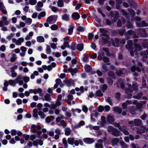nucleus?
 Masks as SVG:
<instances>
[{
    "mask_svg": "<svg viewBox=\"0 0 148 148\" xmlns=\"http://www.w3.org/2000/svg\"><path fill=\"white\" fill-rule=\"evenodd\" d=\"M138 84L136 82H134L132 83V86L131 84H129L128 85V88H127L125 90V92L127 94L126 96V97L128 99H130L132 97V95L130 92H133V90L137 91L138 90Z\"/></svg>",
    "mask_w": 148,
    "mask_h": 148,
    "instance_id": "obj_1",
    "label": "nucleus"
},
{
    "mask_svg": "<svg viewBox=\"0 0 148 148\" xmlns=\"http://www.w3.org/2000/svg\"><path fill=\"white\" fill-rule=\"evenodd\" d=\"M108 131L109 132H111L112 135L116 137L119 136L121 133L117 128L112 126H109L108 127Z\"/></svg>",
    "mask_w": 148,
    "mask_h": 148,
    "instance_id": "obj_2",
    "label": "nucleus"
},
{
    "mask_svg": "<svg viewBox=\"0 0 148 148\" xmlns=\"http://www.w3.org/2000/svg\"><path fill=\"white\" fill-rule=\"evenodd\" d=\"M114 126L115 127H118L119 130L120 131L123 132L125 135H127L129 134L128 132L126 130V127L125 126H120L119 123L116 122L114 123Z\"/></svg>",
    "mask_w": 148,
    "mask_h": 148,
    "instance_id": "obj_3",
    "label": "nucleus"
},
{
    "mask_svg": "<svg viewBox=\"0 0 148 148\" xmlns=\"http://www.w3.org/2000/svg\"><path fill=\"white\" fill-rule=\"evenodd\" d=\"M134 46L135 47V49L134 50V52L136 54L138 51H140L142 49L141 46L138 43H136L134 44Z\"/></svg>",
    "mask_w": 148,
    "mask_h": 148,
    "instance_id": "obj_4",
    "label": "nucleus"
},
{
    "mask_svg": "<svg viewBox=\"0 0 148 148\" xmlns=\"http://www.w3.org/2000/svg\"><path fill=\"white\" fill-rule=\"evenodd\" d=\"M140 55L142 56V60L144 62H145L146 60L148 58V56L146 53L145 51L141 52L140 53Z\"/></svg>",
    "mask_w": 148,
    "mask_h": 148,
    "instance_id": "obj_5",
    "label": "nucleus"
},
{
    "mask_svg": "<svg viewBox=\"0 0 148 148\" xmlns=\"http://www.w3.org/2000/svg\"><path fill=\"white\" fill-rule=\"evenodd\" d=\"M99 31L100 32L102 33V36L107 38L108 37L109 35L107 33L108 32V31L107 30H106L103 28H101L99 29Z\"/></svg>",
    "mask_w": 148,
    "mask_h": 148,
    "instance_id": "obj_6",
    "label": "nucleus"
},
{
    "mask_svg": "<svg viewBox=\"0 0 148 148\" xmlns=\"http://www.w3.org/2000/svg\"><path fill=\"white\" fill-rule=\"evenodd\" d=\"M112 44L113 46L115 47H118L120 44V40L119 39L117 38H115L114 40L112 41Z\"/></svg>",
    "mask_w": 148,
    "mask_h": 148,
    "instance_id": "obj_7",
    "label": "nucleus"
},
{
    "mask_svg": "<svg viewBox=\"0 0 148 148\" xmlns=\"http://www.w3.org/2000/svg\"><path fill=\"white\" fill-rule=\"evenodd\" d=\"M83 141L85 143L88 144H91L95 142V140L93 138H85L83 140Z\"/></svg>",
    "mask_w": 148,
    "mask_h": 148,
    "instance_id": "obj_8",
    "label": "nucleus"
},
{
    "mask_svg": "<svg viewBox=\"0 0 148 148\" xmlns=\"http://www.w3.org/2000/svg\"><path fill=\"white\" fill-rule=\"evenodd\" d=\"M142 121L140 119H134V125L136 126H139L142 125Z\"/></svg>",
    "mask_w": 148,
    "mask_h": 148,
    "instance_id": "obj_9",
    "label": "nucleus"
},
{
    "mask_svg": "<svg viewBox=\"0 0 148 148\" xmlns=\"http://www.w3.org/2000/svg\"><path fill=\"white\" fill-rule=\"evenodd\" d=\"M80 16L79 14L77 12L73 13L71 16L72 18L74 20L78 19L79 18Z\"/></svg>",
    "mask_w": 148,
    "mask_h": 148,
    "instance_id": "obj_10",
    "label": "nucleus"
},
{
    "mask_svg": "<svg viewBox=\"0 0 148 148\" xmlns=\"http://www.w3.org/2000/svg\"><path fill=\"white\" fill-rule=\"evenodd\" d=\"M132 47V43L131 40L127 41V43L125 46L126 48L128 50L131 49Z\"/></svg>",
    "mask_w": 148,
    "mask_h": 148,
    "instance_id": "obj_11",
    "label": "nucleus"
},
{
    "mask_svg": "<svg viewBox=\"0 0 148 148\" xmlns=\"http://www.w3.org/2000/svg\"><path fill=\"white\" fill-rule=\"evenodd\" d=\"M31 132L33 133H36L37 132V125L32 124L31 127Z\"/></svg>",
    "mask_w": 148,
    "mask_h": 148,
    "instance_id": "obj_12",
    "label": "nucleus"
},
{
    "mask_svg": "<svg viewBox=\"0 0 148 148\" xmlns=\"http://www.w3.org/2000/svg\"><path fill=\"white\" fill-rule=\"evenodd\" d=\"M68 71L69 72L71 73L72 76H73L75 73H76L78 71L77 69L75 68L74 69H73L71 67L68 69Z\"/></svg>",
    "mask_w": 148,
    "mask_h": 148,
    "instance_id": "obj_13",
    "label": "nucleus"
},
{
    "mask_svg": "<svg viewBox=\"0 0 148 148\" xmlns=\"http://www.w3.org/2000/svg\"><path fill=\"white\" fill-rule=\"evenodd\" d=\"M73 81L72 79H70L68 80H64L63 82L68 86L71 85L73 83Z\"/></svg>",
    "mask_w": 148,
    "mask_h": 148,
    "instance_id": "obj_14",
    "label": "nucleus"
},
{
    "mask_svg": "<svg viewBox=\"0 0 148 148\" xmlns=\"http://www.w3.org/2000/svg\"><path fill=\"white\" fill-rule=\"evenodd\" d=\"M44 99L46 101H50L51 100V95L49 93H46L44 96Z\"/></svg>",
    "mask_w": 148,
    "mask_h": 148,
    "instance_id": "obj_15",
    "label": "nucleus"
},
{
    "mask_svg": "<svg viewBox=\"0 0 148 148\" xmlns=\"http://www.w3.org/2000/svg\"><path fill=\"white\" fill-rule=\"evenodd\" d=\"M127 1L130 5V7L136 6V4L134 0H127Z\"/></svg>",
    "mask_w": 148,
    "mask_h": 148,
    "instance_id": "obj_16",
    "label": "nucleus"
},
{
    "mask_svg": "<svg viewBox=\"0 0 148 148\" xmlns=\"http://www.w3.org/2000/svg\"><path fill=\"white\" fill-rule=\"evenodd\" d=\"M142 86L143 88H145L147 89L148 85L147 86L146 84V81L144 78L143 77L142 79Z\"/></svg>",
    "mask_w": 148,
    "mask_h": 148,
    "instance_id": "obj_17",
    "label": "nucleus"
},
{
    "mask_svg": "<svg viewBox=\"0 0 148 148\" xmlns=\"http://www.w3.org/2000/svg\"><path fill=\"white\" fill-rule=\"evenodd\" d=\"M136 109L134 107H130L129 108L130 112L132 115L136 114Z\"/></svg>",
    "mask_w": 148,
    "mask_h": 148,
    "instance_id": "obj_18",
    "label": "nucleus"
},
{
    "mask_svg": "<svg viewBox=\"0 0 148 148\" xmlns=\"http://www.w3.org/2000/svg\"><path fill=\"white\" fill-rule=\"evenodd\" d=\"M113 110L116 112H118L119 114H121L122 112L121 109L118 107L113 108Z\"/></svg>",
    "mask_w": 148,
    "mask_h": 148,
    "instance_id": "obj_19",
    "label": "nucleus"
},
{
    "mask_svg": "<svg viewBox=\"0 0 148 148\" xmlns=\"http://www.w3.org/2000/svg\"><path fill=\"white\" fill-rule=\"evenodd\" d=\"M119 140L117 138H113L111 141L112 145H115L119 142Z\"/></svg>",
    "mask_w": 148,
    "mask_h": 148,
    "instance_id": "obj_20",
    "label": "nucleus"
},
{
    "mask_svg": "<svg viewBox=\"0 0 148 148\" xmlns=\"http://www.w3.org/2000/svg\"><path fill=\"white\" fill-rule=\"evenodd\" d=\"M125 32V27H123L119 30L118 33L120 35L122 36L124 34Z\"/></svg>",
    "mask_w": 148,
    "mask_h": 148,
    "instance_id": "obj_21",
    "label": "nucleus"
},
{
    "mask_svg": "<svg viewBox=\"0 0 148 148\" xmlns=\"http://www.w3.org/2000/svg\"><path fill=\"white\" fill-rule=\"evenodd\" d=\"M143 95V93L141 92L138 93L136 95H134L133 96V97L134 99H139L141 98Z\"/></svg>",
    "mask_w": 148,
    "mask_h": 148,
    "instance_id": "obj_22",
    "label": "nucleus"
},
{
    "mask_svg": "<svg viewBox=\"0 0 148 148\" xmlns=\"http://www.w3.org/2000/svg\"><path fill=\"white\" fill-rule=\"evenodd\" d=\"M84 68L86 71L88 73L90 72L92 70V67L88 65H86Z\"/></svg>",
    "mask_w": 148,
    "mask_h": 148,
    "instance_id": "obj_23",
    "label": "nucleus"
},
{
    "mask_svg": "<svg viewBox=\"0 0 148 148\" xmlns=\"http://www.w3.org/2000/svg\"><path fill=\"white\" fill-rule=\"evenodd\" d=\"M62 19L63 20L66 21H68L69 20V18L68 15L66 14H65L62 16Z\"/></svg>",
    "mask_w": 148,
    "mask_h": 148,
    "instance_id": "obj_24",
    "label": "nucleus"
},
{
    "mask_svg": "<svg viewBox=\"0 0 148 148\" xmlns=\"http://www.w3.org/2000/svg\"><path fill=\"white\" fill-rule=\"evenodd\" d=\"M74 28L73 25H71L69 26L68 29V34L69 35H71L72 34Z\"/></svg>",
    "mask_w": 148,
    "mask_h": 148,
    "instance_id": "obj_25",
    "label": "nucleus"
},
{
    "mask_svg": "<svg viewBox=\"0 0 148 148\" xmlns=\"http://www.w3.org/2000/svg\"><path fill=\"white\" fill-rule=\"evenodd\" d=\"M108 121L110 123H112L114 121L113 117L111 116H108L107 118Z\"/></svg>",
    "mask_w": 148,
    "mask_h": 148,
    "instance_id": "obj_26",
    "label": "nucleus"
},
{
    "mask_svg": "<svg viewBox=\"0 0 148 148\" xmlns=\"http://www.w3.org/2000/svg\"><path fill=\"white\" fill-rule=\"evenodd\" d=\"M58 6L60 7H62L64 5V3L62 0H58L57 2Z\"/></svg>",
    "mask_w": 148,
    "mask_h": 148,
    "instance_id": "obj_27",
    "label": "nucleus"
},
{
    "mask_svg": "<svg viewBox=\"0 0 148 148\" xmlns=\"http://www.w3.org/2000/svg\"><path fill=\"white\" fill-rule=\"evenodd\" d=\"M46 15L45 12L44 11L41 12L38 16V18L40 19L41 17H43L45 16Z\"/></svg>",
    "mask_w": 148,
    "mask_h": 148,
    "instance_id": "obj_28",
    "label": "nucleus"
},
{
    "mask_svg": "<svg viewBox=\"0 0 148 148\" xmlns=\"http://www.w3.org/2000/svg\"><path fill=\"white\" fill-rule=\"evenodd\" d=\"M83 44H79L77 46V48L78 50L81 51L83 49Z\"/></svg>",
    "mask_w": 148,
    "mask_h": 148,
    "instance_id": "obj_29",
    "label": "nucleus"
},
{
    "mask_svg": "<svg viewBox=\"0 0 148 148\" xmlns=\"http://www.w3.org/2000/svg\"><path fill=\"white\" fill-rule=\"evenodd\" d=\"M119 144L121 146L122 148H127L128 146L126 145L124 141H121L119 142Z\"/></svg>",
    "mask_w": 148,
    "mask_h": 148,
    "instance_id": "obj_30",
    "label": "nucleus"
},
{
    "mask_svg": "<svg viewBox=\"0 0 148 148\" xmlns=\"http://www.w3.org/2000/svg\"><path fill=\"white\" fill-rule=\"evenodd\" d=\"M17 58V57L16 56V54L15 53H13L12 55V57L10 58V61L12 62H14Z\"/></svg>",
    "mask_w": 148,
    "mask_h": 148,
    "instance_id": "obj_31",
    "label": "nucleus"
},
{
    "mask_svg": "<svg viewBox=\"0 0 148 148\" xmlns=\"http://www.w3.org/2000/svg\"><path fill=\"white\" fill-rule=\"evenodd\" d=\"M65 134L66 135L69 136L70 134L71 130L69 128H66L65 130Z\"/></svg>",
    "mask_w": 148,
    "mask_h": 148,
    "instance_id": "obj_32",
    "label": "nucleus"
},
{
    "mask_svg": "<svg viewBox=\"0 0 148 148\" xmlns=\"http://www.w3.org/2000/svg\"><path fill=\"white\" fill-rule=\"evenodd\" d=\"M33 116L35 118H37V108L34 109L33 111Z\"/></svg>",
    "mask_w": 148,
    "mask_h": 148,
    "instance_id": "obj_33",
    "label": "nucleus"
},
{
    "mask_svg": "<svg viewBox=\"0 0 148 148\" xmlns=\"http://www.w3.org/2000/svg\"><path fill=\"white\" fill-rule=\"evenodd\" d=\"M119 14L117 12L115 13L114 15L113 16V20L114 22H116L119 17Z\"/></svg>",
    "mask_w": 148,
    "mask_h": 148,
    "instance_id": "obj_34",
    "label": "nucleus"
},
{
    "mask_svg": "<svg viewBox=\"0 0 148 148\" xmlns=\"http://www.w3.org/2000/svg\"><path fill=\"white\" fill-rule=\"evenodd\" d=\"M23 80L24 81L25 83H27L29 80V77L27 76L22 77Z\"/></svg>",
    "mask_w": 148,
    "mask_h": 148,
    "instance_id": "obj_35",
    "label": "nucleus"
},
{
    "mask_svg": "<svg viewBox=\"0 0 148 148\" xmlns=\"http://www.w3.org/2000/svg\"><path fill=\"white\" fill-rule=\"evenodd\" d=\"M74 139L73 138H69L68 139V142L69 144L73 145L74 144Z\"/></svg>",
    "mask_w": 148,
    "mask_h": 148,
    "instance_id": "obj_36",
    "label": "nucleus"
},
{
    "mask_svg": "<svg viewBox=\"0 0 148 148\" xmlns=\"http://www.w3.org/2000/svg\"><path fill=\"white\" fill-rule=\"evenodd\" d=\"M108 75L112 77L113 79L115 78V76L114 73L112 71H109L108 74Z\"/></svg>",
    "mask_w": 148,
    "mask_h": 148,
    "instance_id": "obj_37",
    "label": "nucleus"
},
{
    "mask_svg": "<svg viewBox=\"0 0 148 148\" xmlns=\"http://www.w3.org/2000/svg\"><path fill=\"white\" fill-rule=\"evenodd\" d=\"M38 113L39 115L40 116L41 119H44L45 117V115L41 111H39Z\"/></svg>",
    "mask_w": 148,
    "mask_h": 148,
    "instance_id": "obj_38",
    "label": "nucleus"
},
{
    "mask_svg": "<svg viewBox=\"0 0 148 148\" xmlns=\"http://www.w3.org/2000/svg\"><path fill=\"white\" fill-rule=\"evenodd\" d=\"M44 41V38L42 36H39L38 37V42H43Z\"/></svg>",
    "mask_w": 148,
    "mask_h": 148,
    "instance_id": "obj_39",
    "label": "nucleus"
},
{
    "mask_svg": "<svg viewBox=\"0 0 148 148\" xmlns=\"http://www.w3.org/2000/svg\"><path fill=\"white\" fill-rule=\"evenodd\" d=\"M62 143L64 145V147L65 148H67L68 147L67 142L66 139L65 138H64L62 139Z\"/></svg>",
    "mask_w": 148,
    "mask_h": 148,
    "instance_id": "obj_40",
    "label": "nucleus"
},
{
    "mask_svg": "<svg viewBox=\"0 0 148 148\" xmlns=\"http://www.w3.org/2000/svg\"><path fill=\"white\" fill-rule=\"evenodd\" d=\"M102 69L104 70L105 72H107L108 71L109 69L106 66V65L104 63L102 64Z\"/></svg>",
    "mask_w": 148,
    "mask_h": 148,
    "instance_id": "obj_41",
    "label": "nucleus"
},
{
    "mask_svg": "<svg viewBox=\"0 0 148 148\" xmlns=\"http://www.w3.org/2000/svg\"><path fill=\"white\" fill-rule=\"evenodd\" d=\"M108 83L110 85H112L113 83V80L110 78H107V79Z\"/></svg>",
    "mask_w": 148,
    "mask_h": 148,
    "instance_id": "obj_42",
    "label": "nucleus"
},
{
    "mask_svg": "<svg viewBox=\"0 0 148 148\" xmlns=\"http://www.w3.org/2000/svg\"><path fill=\"white\" fill-rule=\"evenodd\" d=\"M54 18L53 16H51L49 17L47 19V22L49 23H51L52 21H53Z\"/></svg>",
    "mask_w": 148,
    "mask_h": 148,
    "instance_id": "obj_43",
    "label": "nucleus"
},
{
    "mask_svg": "<svg viewBox=\"0 0 148 148\" xmlns=\"http://www.w3.org/2000/svg\"><path fill=\"white\" fill-rule=\"evenodd\" d=\"M126 26L128 28H132L133 27L132 23L130 22H128L127 23Z\"/></svg>",
    "mask_w": 148,
    "mask_h": 148,
    "instance_id": "obj_44",
    "label": "nucleus"
},
{
    "mask_svg": "<svg viewBox=\"0 0 148 148\" xmlns=\"http://www.w3.org/2000/svg\"><path fill=\"white\" fill-rule=\"evenodd\" d=\"M25 22L28 25H30L32 22V19L30 18H27L25 21Z\"/></svg>",
    "mask_w": 148,
    "mask_h": 148,
    "instance_id": "obj_45",
    "label": "nucleus"
},
{
    "mask_svg": "<svg viewBox=\"0 0 148 148\" xmlns=\"http://www.w3.org/2000/svg\"><path fill=\"white\" fill-rule=\"evenodd\" d=\"M128 10L129 12H130V14H131L132 16H134L135 15V13L133 10L131 9H128Z\"/></svg>",
    "mask_w": 148,
    "mask_h": 148,
    "instance_id": "obj_46",
    "label": "nucleus"
},
{
    "mask_svg": "<svg viewBox=\"0 0 148 148\" xmlns=\"http://www.w3.org/2000/svg\"><path fill=\"white\" fill-rule=\"evenodd\" d=\"M29 91L30 93H34V94H37V89L35 88L34 90L30 89L29 90Z\"/></svg>",
    "mask_w": 148,
    "mask_h": 148,
    "instance_id": "obj_47",
    "label": "nucleus"
},
{
    "mask_svg": "<svg viewBox=\"0 0 148 148\" xmlns=\"http://www.w3.org/2000/svg\"><path fill=\"white\" fill-rule=\"evenodd\" d=\"M142 45L144 48L148 49V43L147 42H142Z\"/></svg>",
    "mask_w": 148,
    "mask_h": 148,
    "instance_id": "obj_48",
    "label": "nucleus"
},
{
    "mask_svg": "<svg viewBox=\"0 0 148 148\" xmlns=\"http://www.w3.org/2000/svg\"><path fill=\"white\" fill-rule=\"evenodd\" d=\"M51 5L49 6V7L51 8L52 10L54 12H56L58 10V8L55 6H53L51 8Z\"/></svg>",
    "mask_w": 148,
    "mask_h": 148,
    "instance_id": "obj_49",
    "label": "nucleus"
},
{
    "mask_svg": "<svg viewBox=\"0 0 148 148\" xmlns=\"http://www.w3.org/2000/svg\"><path fill=\"white\" fill-rule=\"evenodd\" d=\"M96 94L98 96L102 97L103 96V94L101 92V91L99 90L97 91Z\"/></svg>",
    "mask_w": 148,
    "mask_h": 148,
    "instance_id": "obj_50",
    "label": "nucleus"
},
{
    "mask_svg": "<svg viewBox=\"0 0 148 148\" xmlns=\"http://www.w3.org/2000/svg\"><path fill=\"white\" fill-rule=\"evenodd\" d=\"M15 81L14 80H13L12 79L9 80L8 81L9 84L10 85H12L13 86H14L15 85L16 83V82H14Z\"/></svg>",
    "mask_w": 148,
    "mask_h": 148,
    "instance_id": "obj_51",
    "label": "nucleus"
},
{
    "mask_svg": "<svg viewBox=\"0 0 148 148\" xmlns=\"http://www.w3.org/2000/svg\"><path fill=\"white\" fill-rule=\"evenodd\" d=\"M107 88L108 86L106 84H103L102 87L101 88V90L102 92H104L105 90L107 89Z\"/></svg>",
    "mask_w": 148,
    "mask_h": 148,
    "instance_id": "obj_52",
    "label": "nucleus"
},
{
    "mask_svg": "<svg viewBox=\"0 0 148 148\" xmlns=\"http://www.w3.org/2000/svg\"><path fill=\"white\" fill-rule=\"evenodd\" d=\"M33 73L30 76V78L32 79L34 78L35 75L37 76V71H34Z\"/></svg>",
    "mask_w": 148,
    "mask_h": 148,
    "instance_id": "obj_53",
    "label": "nucleus"
},
{
    "mask_svg": "<svg viewBox=\"0 0 148 148\" xmlns=\"http://www.w3.org/2000/svg\"><path fill=\"white\" fill-rule=\"evenodd\" d=\"M70 47L72 50H74L76 49L75 45L73 42L71 43Z\"/></svg>",
    "mask_w": 148,
    "mask_h": 148,
    "instance_id": "obj_54",
    "label": "nucleus"
},
{
    "mask_svg": "<svg viewBox=\"0 0 148 148\" xmlns=\"http://www.w3.org/2000/svg\"><path fill=\"white\" fill-rule=\"evenodd\" d=\"M106 101L108 103L111 105H113L112 102L111 100V98L110 97H108L106 100Z\"/></svg>",
    "mask_w": 148,
    "mask_h": 148,
    "instance_id": "obj_55",
    "label": "nucleus"
},
{
    "mask_svg": "<svg viewBox=\"0 0 148 148\" xmlns=\"http://www.w3.org/2000/svg\"><path fill=\"white\" fill-rule=\"evenodd\" d=\"M84 57L83 59V61L85 62H87L88 61V56H87L86 54H84Z\"/></svg>",
    "mask_w": 148,
    "mask_h": 148,
    "instance_id": "obj_56",
    "label": "nucleus"
},
{
    "mask_svg": "<svg viewBox=\"0 0 148 148\" xmlns=\"http://www.w3.org/2000/svg\"><path fill=\"white\" fill-rule=\"evenodd\" d=\"M109 38V37L108 36V38L107 37H102V39L104 43H107L108 42V39Z\"/></svg>",
    "mask_w": 148,
    "mask_h": 148,
    "instance_id": "obj_57",
    "label": "nucleus"
},
{
    "mask_svg": "<svg viewBox=\"0 0 148 148\" xmlns=\"http://www.w3.org/2000/svg\"><path fill=\"white\" fill-rule=\"evenodd\" d=\"M58 28V26L56 25H53L51 26V28L52 30H55L57 29Z\"/></svg>",
    "mask_w": 148,
    "mask_h": 148,
    "instance_id": "obj_58",
    "label": "nucleus"
},
{
    "mask_svg": "<svg viewBox=\"0 0 148 148\" xmlns=\"http://www.w3.org/2000/svg\"><path fill=\"white\" fill-rule=\"evenodd\" d=\"M116 73L117 75L119 76H121V75L123 74V71L121 70H119L117 71Z\"/></svg>",
    "mask_w": 148,
    "mask_h": 148,
    "instance_id": "obj_59",
    "label": "nucleus"
},
{
    "mask_svg": "<svg viewBox=\"0 0 148 148\" xmlns=\"http://www.w3.org/2000/svg\"><path fill=\"white\" fill-rule=\"evenodd\" d=\"M17 132L16 130L13 129L11 130V134L12 136H15L16 135Z\"/></svg>",
    "mask_w": 148,
    "mask_h": 148,
    "instance_id": "obj_60",
    "label": "nucleus"
},
{
    "mask_svg": "<svg viewBox=\"0 0 148 148\" xmlns=\"http://www.w3.org/2000/svg\"><path fill=\"white\" fill-rule=\"evenodd\" d=\"M37 2L36 0H29V3L32 5H35Z\"/></svg>",
    "mask_w": 148,
    "mask_h": 148,
    "instance_id": "obj_61",
    "label": "nucleus"
},
{
    "mask_svg": "<svg viewBox=\"0 0 148 148\" xmlns=\"http://www.w3.org/2000/svg\"><path fill=\"white\" fill-rule=\"evenodd\" d=\"M77 30L79 32H83L84 30V27L81 26H79L77 28Z\"/></svg>",
    "mask_w": 148,
    "mask_h": 148,
    "instance_id": "obj_62",
    "label": "nucleus"
},
{
    "mask_svg": "<svg viewBox=\"0 0 148 148\" xmlns=\"http://www.w3.org/2000/svg\"><path fill=\"white\" fill-rule=\"evenodd\" d=\"M46 51L47 53L50 54L51 52V49L49 45H47Z\"/></svg>",
    "mask_w": 148,
    "mask_h": 148,
    "instance_id": "obj_63",
    "label": "nucleus"
},
{
    "mask_svg": "<svg viewBox=\"0 0 148 148\" xmlns=\"http://www.w3.org/2000/svg\"><path fill=\"white\" fill-rule=\"evenodd\" d=\"M95 147L97 148H103V145L102 144L96 143L95 144Z\"/></svg>",
    "mask_w": 148,
    "mask_h": 148,
    "instance_id": "obj_64",
    "label": "nucleus"
}]
</instances>
